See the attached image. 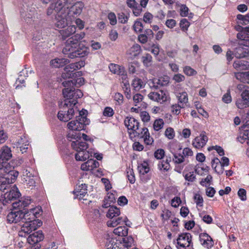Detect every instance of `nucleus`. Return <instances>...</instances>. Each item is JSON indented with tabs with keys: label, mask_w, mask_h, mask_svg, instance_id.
<instances>
[{
	"label": "nucleus",
	"mask_w": 249,
	"mask_h": 249,
	"mask_svg": "<svg viewBox=\"0 0 249 249\" xmlns=\"http://www.w3.org/2000/svg\"><path fill=\"white\" fill-rule=\"evenodd\" d=\"M44 3L52 2L47 9L48 16L55 17V26L58 28H63L68 21L71 19L69 15L68 0H41Z\"/></svg>",
	"instance_id": "1"
},
{
	"label": "nucleus",
	"mask_w": 249,
	"mask_h": 249,
	"mask_svg": "<svg viewBox=\"0 0 249 249\" xmlns=\"http://www.w3.org/2000/svg\"><path fill=\"white\" fill-rule=\"evenodd\" d=\"M63 94L65 99L64 103H62L60 106L63 108L57 114L58 118L61 121L68 122L72 118L76 111H78L75 105L77 103V99L81 98L83 94L80 90L72 91L71 90L64 89Z\"/></svg>",
	"instance_id": "2"
},
{
	"label": "nucleus",
	"mask_w": 249,
	"mask_h": 249,
	"mask_svg": "<svg viewBox=\"0 0 249 249\" xmlns=\"http://www.w3.org/2000/svg\"><path fill=\"white\" fill-rule=\"evenodd\" d=\"M85 33L81 32L70 37L66 42L62 52L70 58L84 57L88 55L89 49L83 44L79 43L85 36Z\"/></svg>",
	"instance_id": "3"
},
{
	"label": "nucleus",
	"mask_w": 249,
	"mask_h": 249,
	"mask_svg": "<svg viewBox=\"0 0 249 249\" xmlns=\"http://www.w3.org/2000/svg\"><path fill=\"white\" fill-rule=\"evenodd\" d=\"M71 146L76 153L75 154V158L77 161H85L92 157H94L98 160H101L103 158L102 155L94 153L92 151L87 149L88 148V144L85 142L79 140H76L71 143Z\"/></svg>",
	"instance_id": "4"
},
{
	"label": "nucleus",
	"mask_w": 249,
	"mask_h": 249,
	"mask_svg": "<svg viewBox=\"0 0 249 249\" xmlns=\"http://www.w3.org/2000/svg\"><path fill=\"white\" fill-rule=\"evenodd\" d=\"M89 120L88 118H83L82 120L76 118V120L71 121L69 122L67 126L68 128L71 131L69 132L67 135L68 140L71 141V143L73 141H76V140L80 139L81 141V133L79 131L84 129L85 126L89 124Z\"/></svg>",
	"instance_id": "5"
},
{
	"label": "nucleus",
	"mask_w": 249,
	"mask_h": 249,
	"mask_svg": "<svg viewBox=\"0 0 249 249\" xmlns=\"http://www.w3.org/2000/svg\"><path fill=\"white\" fill-rule=\"evenodd\" d=\"M18 175L8 163L0 164V183L10 185L13 183Z\"/></svg>",
	"instance_id": "6"
},
{
	"label": "nucleus",
	"mask_w": 249,
	"mask_h": 249,
	"mask_svg": "<svg viewBox=\"0 0 249 249\" xmlns=\"http://www.w3.org/2000/svg\"><path fill=\"white\" fill-rule=\"evenodd\" d=\"M176 143H172L170 145V150L173 155V160L174 163H182L188 162V158L193 156L194 153L192 149L189 147H185L181 151V148H178L176 151L173 147L177 146Z\"/></svg>",
	"instance_id": "7"
},
{
	"label": "nucleus",
	"mask_w": 249,
	"mask_h": 249,
	"mask_svg": "<svg viewBox=\"0 0 249 249\" xmlns=\"http://www.w3.org/2000/svg\"><path fill=\"white\" fill-rule=\"evenodd\" d=\"M85 65V61L81 60L79 62L74 63H71L65 67L64 72L62 74L63 78H72L75 75L80 76L82 75V72L80 71H76L77 70L83 67Z\"/></svg>",
	"instance_id": "8"
},
{
	"label": "nucleus",
	"mask_w": 249,
	"mask_h": 249,
	"mask_svg": "<svg viewBox=\"0 0 249 249\" xmlns=\"http://www.w3.org/2000/svg\"><path fill=\"white\" fill-rule=\"evenodd\" d=\"M124 124L127 128L130 138L133 139L139 135L140 131H138L139 126V122L133 117H127L124 121Z\"/></svg>",
	"instance_id": "9"
},
{
	"label": "nucleus",
	"mask_w": 249,
	"mask_h": 249,
	"mask_svg": "<svg viewBox=\"0 0 249 249\" xmlns=\"http://www.w3.org/2000/svg\"><path fill=\"white\" fill-rule=\"evenodd\" d=\"M41 211L39 207L31 209L28 211H22V222L40 224L37 217L41 214Z\"/></svg>",
	"instance_id": "10"
},
{
	"label": "nucleus",
	"mask_w": 249,
	"mask_h": 249,
	"mask_svg": "<svg viewBox=\"0 0 249 249\" xmlns=\"http://www.w3.org/2000/svg\"><path fill=\"white\" fill-rule=\"evenodd\" d=\"M81 76L72 77V79L65 80L62 82V85L65 88L64 89H68V90H71L72 91L79 90L78 89H75L74 87L77 88L83 85L84 83V79L81 77Z\"/></svg>",
	"instance_id": "11"
},
{
	"label": "nucleus",
	"mask_w": 249,
	"mask_h": 249,
	"mask_svg": "<svg viewBox=\"0 0 249 249\" xmlns=\"http://www.w3.org/2000/svg\"><path fill=\"white\" fill-rule=\"evenodd\" d=\"M192 244L191 234L189 233H183L178 235L176 246L178 249H186Z\"/></svg>",
	"instance_id": "12"
},
{
	"label": "nucleus",
	"mask_w": 249,
	"mask_h": 249,
	"mask_svg": "<svg viewBox=\"0 0 249 249\" xmlns=\"http://www.w3.org/2000/svg\"><path fill=\"white\" fill-rule=\"evenodd\" d=\"M24 223L21 227V231L18 232V235L20 237H26V235L37 229L40 224L35 223H30L22 222Z\"/></svg>",
	"instance_id": "13"
},
{
	"label": "nucleus",
	"mask_w": 249,
	"mask_h": 249,
	"mask_svg": "<svg viewBox=\"0 0 249 249\" xmlns=\"http://www.w3.org/2000/svg\"><path fill=\"white\" fill-rule=\"evenodd\" d=\"M7 214V221L10 223L22 222V211L18 208H14Z\"/></svg>",
	"instance_id": "14"
},
{
	"label": "nucleus",
	"mask_w": 249,
	"mask_h": 249,
	"mask_svg": "<svg viewBox=\"0 0 249 249\" xmlns=\"http://www.w3.org/2000/svg\"><path fill=\"white\" fill-rule=\"evenodd\" d=\"M13 147H16L20 152L23 154L26 152L29 145L27 137L22 135L13 143Z\"/></svg>",
	"instance_id": "15"
},
{
	"label": "nucleus",
	"mask_w": 249,
	"mask_h": 249,
	"mask_svg": "<svg viewBox=\"0 0 249 249\" xmlns=\"http://www.w3.org/2000/svg\"><path fill=\"white\" fill-rule=\"evenodd\" d=\"M229 164V160L228 158L223 157L219 160L217 158L213 159L212 161V167L215 169L216 172L219 174L223 172V167L228 166Z\"/></svg>",
	"instance_id": "16"
},
{
	"label": "nucleus",
	"mask_w": 249,
	"mask_h": 249,
	"mask_svg": "<svg viewBox=\"0 0 249 249\" xmlns=\"http://www.w3.org/2000/svg\"><path fill=\"white\" fill-rule=\"evenodd\" d=\"M148 97L150 100L160 104L164 103L168 99L167 93L162 90L151 92L148 94Z\"/></svg>",
	"instance_id": "17"
},
{
	"label": "nucleus",
	"mask_w": 249,
	"mask_h": 249,
	"mask_svg": "<svg viewBox=\"0 0 249 249\" xmlns=\"http://www.w3.org/2000/svg\"><path fill=\"white\" fill-rule=\"evenodd\" d=\"M68 4H69V2H68L67 5H68V8H69V6ZM84 7V3L81 1H78V2H76L71 7V10L69 9V8H68V9L69 10V13H70L69 15L71 16V20H70V21H68L67 24L63 28H64L66 26L68 25L74 19V17H73V15H72L71 13H72V14H73L74 15H79L81 13Z\"/></svg>",
	"instance_id": "18"
},
{
	"label": "nucleus",
	"mask_w": 249,
	"mask_h": 249,
	"mask_svg": "<svg viewBox=\"0 0 249 249\" xmlns=\"http://www.w3.org/2000/svg\"><path fill=\"white\" fill-rule=\"evenodd\" d=\"M208 138L205 134V132H202L199 136L196 137L192 142L193 146L196 148L199 149L204 147L207 142Z\"/></svg>",
	"instance_id": "19"
},
{
	"label": "nucleus",
	"mask_w": 249,
	"mask_h": 249,
	"mask_svg": "<svg viewBox=\"0 0 249 249\" xmlns=\"http://www.w3.org/2000/svg\"><path fill=\"white\" fill-rule=\"evenodd\" d=\"M199 240L201 244L208 249H211L214 244L212 237L206 233H201L199 234Z\"/></svg>",
	"instance_id": "20"
},
{
	"label": "nucleus",
	"mask_w": 249,
	"mask_h": 249,
	"mask_svg": "<svg viewBox=\"0 0 249 249\" xmlns=\"http://www.w3.org/2000/svg\"><path fill=\"white\" fill-rule=\"evenodd\" d=\"M44 235L42 231H38L30 234L26 239V241L30 245H34L42 241Z\"/></svg>",
	"instance_id": "21"
},
{
	"label": "nucleus",
	"mask_w": 249,
	"mask_h": 249,
	"mask_svg": "<svg viewBox=\"0 0 249 249\" xmlns=\"http://www.w3.org/2000/svg\"><path fill=\"white\" fill-rule=\"evenodd\" d=\"M136 137L142 138L144 143L147 145H151L154 142L153 138L150 136L148 129L146 127L142 128L139 134Z\"/></svg>",
	"instance_id": "22"
},
{
	"label": "nucleus",
	"mask_w": 249,
	"mask_h": 249,
	"mask_svg": "<svg viewBox=\"0 0 249 249\" xmlns=\"http://www.w3.org/2000/svg\"><path fill=\"white\" fill-rule=\"evenodd\" d=\"M169 83V78L168 76L161 77L159 78H154L149 83L151 87L155 88H158L160 86H167Z\"/></svg>",
	"instance_id": "23"
},
{
	"label": "nucleus",
	"mask_w": 249,
	"mask_h": 249,
	"mask_svg": "<svg viewBox=\"0 0 249 249\" xmlns=\"http://www.w3.org/2000/svg\"><path fill=\"white\" fill-rule=\"evenodd\" d=\"M20 193L17 187L14 185L9 192H6L4 195V197L7 201L16 199L19 197Z\"/></svg>",
	"instance_id": "24"
},
{
	"label": "nucleus",
	"mask_w": 249,
	"mask_h": 249,
	"mask_svg": "<svg viewBox=\"0 0 249 249\" xmlns=\"http://www.w3.org/2000/svg\"><path fill=\"white\" fill-rule=\"evenodd\" d=\"M12 157V154L10 148L7 146H3L0 149V161H2V163H6L4 161L9 160Z\"/></svg>",
	"instance_id": "25"
},
{
	"label": "nucleus",
	"mask_w": 249,
	"mask_h": 249,
	"mask_svg": "<svg viewBox=\"0 0 249 249\" xmlns=\"http://www.w3.org/2000/svg\"><path fill=\"white\" fill-rule=\"evenodd\" d=\"M110 71L114 73L119 75L126 76V72L124 68L122 66L111 63L109 65Z\"/></svg>",
	"instance_id": "26"
},
{
	"label": "nucleus",
	"mask_w": 249,
	"mask_h": 249,
	"mask_svg": "<svg viewBox=\"0 0 249 249\" xmlns=\"http://www.w3.org/2000/svg\"><path fill=\"white\" fill-rule=\"evenodd\" d=\"M31 202V200L30 197H26L21 198L18 201L13 202L12 204L13 208H18L20 210L21 208H24L28 206Z\"/></svg>",
	"instance_id": "27"
},
{
	"label": "nucleus",
	"mask_w": 249,
	"mask_h": 249,
	"mask_svg": "<svg viewBox=\"0 0 249 249\" xmlns=\"http://www.w3.org/2000/svg\"><path fill=\"white\" fill-rule=\"evenodd\" d=\"M75 25L68 26L66 28L60 30L59 33L62 36L63 40H65L67 37L70 36L76 32Z\"/></svg>",
	"instance_id": "28"
},
{
	"label": "nucleus",
	"mask_w": 249,
	"mask_h": 249,
	"mask_svg": "<svg viewBox=\"0 0 249 249\" xmlns=\"http://www.w3.org/2000/svg\"><path fill=\"white\" fill-rule=\"evenodd\" d=\"M234 56L236 58H249V48L242 46L237 47L234 51Z\"/></svg>",
	"instance_id": "29"
},
{
	"label": "nucleus",
	"mask_w": 249,
	"mask_h": 249,
	"mask_svg": "<svg viewBox=\"0 0 249 249\" xmlns=\"http://www.w3.org/2000/svg\"><path fill=\"white\" fill-rule=\"evenodd\" d=\"M127 219L126 216L124 217H116L114 219H110L107 223V226L110 227H115L119 224H123L125 220Z\"/></svg>",
	"instance_id": "30"
},
{
	"label": "nucleus",
	"mask_w": 249,
	"mask_h": 249,
	"mask_svg": "<svg viewBox=\"0 0 249 249\" xmlns=\"http://www.w3.org/2000/svg\"><path fill=\"white\" fill-rule=\"evenodd\" d=\"M27 11H25V10H22L20 12L21 16L24 18V19L28 22L30 21V19H32L33 18H35V8L30 9L29 12H28V9L26 8Z\"/></svg>",
	"instance_id": "31"
},
{
	"label": "nucleus",
	"mask_w": 249,
	"mask_h": 249,
	"mask_svg": "<svg viewBox=\"0 0 249 249\" xmlns=\"http://www.w3.org/2000/svg\"><path fill=\"white\" fill-rule=\"evenodd\" d=\"M120 214V211L119 208L115 206H111L109 208L106 216L110 219H114L116 217Z\"/></svg>",
	"instance_id": "32"
},
{
	"label": "nucleus",
	"mask_w": 249,
	"mask_h": 249,
	"mask_svg": "<svg viewBox=\"0 0 249 249\" xmlns=\"http://www.w3.org/2000/svg\"><path fill=\"white\" fill-rule=\"evenodd\" d=\"M51 65L55 68H60L69 63V61L66 58H55L52 60Z\"/></svg>",
	"instance_id": "33"
},
{
	"label": "nucleus",
	"mask_w": 249,
	"mask_h": 249,
	"mask_svg": "<svg viewBox=\"0 0 249 249\" xmlns=\"http://www.w3.org/2000/svg\"><path fill=\"white\" fill-rule=\"evenodd\" d=\"M122 244L121 242L119 243H117V240L113 238H109L107 239L106 246L107 249H119L118 245Z\"/></svg>",
	"instance_id": "34"
},
{
	"label": "nucleus",
	"mask_w": 249,
	"mask_h": 249,
	"mask_svg": "<svg viewBox=\"0 0 249 249\" xmlns=\"http://www.w3.org/2000/svg\"><path fill=\"white\" fill-rule=\"evenodd\" d=\"M141 52V46L138 44H135L131 47L128 51V53L130 55L131 58L138 56Z\"/></svg>",
	"instance_id": "35"
},
{
	"label": "nucleus",
	"mask_w": 249,
	"mask_h": 249,
	"mask_svg": "<svg viewBox=\"0 0 249 249\" xmlns=\"http://www.w3.org/2000/svg\"><path fill=\"white\" fill-rule=\"evenodd\" d=\"M235 76L237 79L242 82L249 83V71L246 72H239L235 73Z\"/></svg>",
	"instance_id": "36"
},
{
	"label": "nucleus",
	"mask_w": 249,
	"mask_h": 249,
	"mask_svg": "<svg viewBox=\"0 0 249 249\" xmlns=\"http://www.w3.org/2000/svg\"><path fill=\"white\" fill-rule=\"evenodd\" d=\"M144 83L140 78H135L132 81V86L136 91L144 88Z\"/></svg>",
	"instance_id": "37"
},
{
	"label": "nucleus",
	"mask_w": 249,
	"mask_h": 249,
	"mask_svg": "<svg viewBox=\"0 0 249 249\" xmlns=\"http://www.w3.org/2000/svg\"><path fill=\"white\" fill-rule=\"evenodd\" d=\"M138 170L141 176L144 175L148 173L150 170L148 163L145 161H143L142 163L139 164L138 166Z\"/></svg>",
	"instance_id": "38"
},
{
	"label": "nucleus",
	"mask_w": 249,
	"mask_h": 249,
	"mask_svg": "<svg viewBox=\"0 0 249 249\" xmlns=\"http://www.w3.org/2000/svg\"><path fill=\"white\" fill-rule=\"evenodd\" d=\"M113 233L119 236H126L128 234V229L124 226H120L114 230Z\"/></svg>",
	"instance_id": "39"
},
{
	"label": "nucleus",
	"mask_w": 249,
	"mask_h": 249,
	"mask_svg": "<svg viewBox=\"0 0 249 249\" xmlns=\"http://www.w3.org/2000/svg\"><path fill=\"white\" fill-rule=\"evenodd\" d=\"M249 66V62L241 60H237L233 63V66L236 69L243 70Z\"/></svg>",
	"instance_id": "40"
},
{
	"label": "nucleus",
	"mask_w": 249,
	"mask_h": 249,
	"mask_svg": "<svg viewBox=\"0 0 249 249\" xmlns=\"http://www.w3.org/2000/svg\"><path fill=\"white\" fill-rule=\"evenodd\" d=\"M179 104L184 107L186 106V104L188 101V94L186 92L179 93L177 96Z\"/></svg>",
	"instance_id": "41"
},
{
	"label": "nucleus",
	"mask_w": 249,
	"mask_h": 249,
	"mask_svg": "<svg viewBox=\"0 0 249 249\" xmlns=\"http://www.w3.org/2000/svg\"><path fill=\"white\" fill-rule=\"evenodd\" d=\"M124 237L123 238V246L127 249L130 248L134 244L133 238L131 236Z\"/></svg>",
	"instance_id": "42"
},
{
	"label": "nucleus",
	"mask_w": 249,
	"mask_h": 249,
	"mask_svg": "<svg viewBox=\"0 0 249 249\" xmlns=\"http://www.w3.org/2000/svg\"><path fill=\"white\" fill-rule=\"evenodd\" d=\"M37 179V177L36 176H31L30 178H25V181L27 185L29 188L36 186V181Z\"/></svg>",
	"instance_id": "43"
},
{
	"label": "nucleus",
	"mask_w": 249,
	"mask_h": 249,
	"mask_svg": "<svg viewBox=\"0 0 249 249\" xmlns=\"http://www.w3.org/2000/svg\"><path fill=\"white\" fill-rule=\"evenodd\" d=\"M236 106L238 108L244 109L249 106V103L242 98H239L236 102Z\"/></svg>",
	"instance_id": "44"
},
{
	"label": "nucleus",
	"mask_w": 249,
	"mask_h": 249,
	"mask_svg": "<svg viewBox=\"0 0 249 249\" xmlns=\"http://www.w3.org/2000/svg\"><path fill=\"white\" fill-rule=\"evenodd\" d=\"M164 121L162 119H156L153 124V128L155 131H159L163 127Z\"/></svg>",
	"instance_id": "45"
},
{
	"label": "nucleus",
	"mask_w": 249,
	"mask_h": 249,
	"mask_svg": "<svg viewBox=\"0 0 249 249\" xmlns=\"http://www.w3.org/2000/svg\"><path fill=\"white\" fill-rule=\"evenodd\" d=\"M237 19L240 20V24H248L249 23V14L246 15L238 14L237 15Z\"/></svg>",
	"instance_id": "46"
},
{
	"label": "nucleus",
	"mask_w": 249,
	"mask_h": 249,
	"mask_svg": "<svg viewBox=\"0 0 249 249\" xmlns=\"http://www.w3.org/2000/svg\"><path fill=\"white\" fill-rule=\"evenodd\" d=\"M73 193L76 196L77 198L81 199L87 194V191L84 189V191L80 190V188L77 187L73 191Z\"/></svg>",
	"instance_id": "47"
},
{
	"label": "nucleus",
	"mask_w": 249,
	"mask_h": 249,
	"mask_svg": "<svg viewBox=\"0 0 249 249\" xmlns=\"http://www.w3.org/2000/svg\"><path fill=\"white\" fill-rule=\"evenodd\" d=\"M152 57L150 54L146 53L142 57V60L143 65L146 67H149L151 64Z\"/></svg>",
	"instance_id": "48"
},
{
	"label": "nucleus",
	"mask_w": 249,
	"mask_h": 249,
	"mask_svg": "<svg viewBox=\"0 0 249 249\" xmlns=\"http://www.w3.org/2000/svg\"><path fill=\"white\" fill-rule=\"evenodd\" d=\"M133 28L136 33H140L142 31L143 26L140 19H138L135 21Z\"/></svg>",
	"instance_id": "49"
},
{
	"label": "nucleus",
	"mask_w": 249,
	"mask_h": 249,
	"mask_svg": "<svg viewBox=\"0 0 249 249\" xmlns=\"http://www.w3.org/2000/svg\"><path fill=\"white\" fill-rule=\"evenodd\" d=\"M126 175L129 182L131 184L134 183L135 182V177L132 169L130 168L126 170Z\"/></svg>",
	"instance_id": "50"
},
{
	"label": "nucleus",
	"mask_w": 249,
	"mask_h": 249,
	"mask_svg": "<svg viewBox=\"0 0 249 249\" xmlns=\"http://www.w3.org/2000/svg\"><path fill=\"white\" fill-rule=\"evenodd\" d=\"M237 37L242 40L249 41V34L246 31L242 30L237 34Z\"/></svg>",
	"instance_id": "51"
},
{
	"label": "nucleus",
	"mask_w": 249,
	"mask_h": 249,
	"mask_svg": "<svg viewBox=\"0 0 249 249\" xmlns=\"http://www.w3.org/2000/svg\"><path fill=\"white\" fill-rule=\"evenodd\" d=\"M183 72L187 76H191L196 74V71L190 66H185L183 68Z\"/></svg>",
	"instance_id": "52"
},
{
	"label": "nucleus",
	"mask_w": 249,
	"mask_h": 249,
	"mask_svg": "<svg viewBox=\"0 0 249 249\" xmlns=\"http://www.w3.org/2000/svg\"><path fill=\"white\" fill-rule=\"evenodd\" d=\"M185 179L189 182H193L196 179V175L194 172H190L184 174Z\"/></svg>",
	"instance_id": "53"
},
{
	"label": "nucleus",
	"mask_w": 249,
	"mask_h": 249,
	"mask_svg": "<svg viewBox=\"0 0 249 249\" xmlns=\"http://www.w3.org/2000/svg\"><path fill=\"white\" fill-rule=\"evenodd\" d=\"M170 168V164L167 161L162 160L160 161L158 164V168L160 170H163L164 171H168Z\"/></svg>",
	"instance_id": "54"
},
{
	"label": "nucleus",
	"mask_w": 249,
	"mask_h": 249,
	"mask_svg": "<svg viewBox=\"0 0 249 249\" xmlns=\"http://www.w3.org/2000/svg\"><path fill=\"white\" fill-rule=\"evenodd\" d=\"M184 107V106L180 104H175L172 106L171 109L174 114L178 115L180 112V109Z\"/></svg>",
	"instance_id": "55"
},
{
	"label": "nucleus",
	"mask_w": 249,
	"mask_h": 249,
	"mask_svg": "<svg viewBox=\"0 0 249 249\" xmlns=\"http://www.w3.org/2000/svg\"><path fill=\"white\" fill-rule=\"evenodd\" d=\"M87 164H88V166H89L90 170H92L99 166V163L98 161L92 159L89 160L87 161Z\"/></svg>",
	"instance_id": "56"
},
{
	"label": "nucleus",
	"mask_w": 249,
	"mask_h": 249,
	"mask_svg": "<svg viewBox=\"0 0 249 249\" xmlns=\"http://www.w3.org/2000/svg\"><path fill=\"white\" fill-rule=\"evenodd\" d=\"M194 199L197 206H202L203 203V199L200 195L198 194H196L194 196Z\"/></svg>",
	"instance_id": "57"
},
{
	"label": "nucleus",
	"mask_w": 249,
	"mask_h": 249,
	"mask_svg": "<svg viewBox=\"0 0 249 249\" xmlns=\"http://www.w3.org/2000/svg\"><path fill=\"white\" fill-rule=\"evenodd\" d=\"M165 135L169 139H173L175 135L174 129L171 127H168L165 130Z\"/></svg>",
	"instance_id": "58"
},
{
	"label": "nucleus",
	"mask_w": 249,
	"mask_h": 249,
	"mask_svg": "<svg viewBox=\"0 0 249 249\" xmlns=\"http://www.w3.org/2000/svg\"><path fill=\"white\" fill-rule=\"evenodd\" d=\"M190 26V23L186 18H183L180 22V27L182 30L186 31Z\"/></svg>",
	"instance_id": "59"
},
{
	"label": "nucleus",
	"mask_w": 249,
	"mask_h": 249,
	"mask_svg": "<svg viewBox=\"0 0 249 249\" xmlns=\"http://www.w3.org/2000/svg\"><path fill=\"white\" fill-rule=\"evenodd\" d=\"M114 99L118 105H120L123 103L124 97L121 93L117 92L115 94Z\"/></svg>",
	"instance_id": "60"
},
{
	"label": "nucleus",
	"mask_w": 249,
	"mask_h": 249,
	"mask_svg": "<svg viewBox=\"0 0 249 249\" xmlns=\"http://www.w3.org/2000/svg\"><path fill=\"white\" fill-rule=\"evenodd\" d=\"M222 101L226 104H229L231 102V97L230 90H228L227 92L223 96Z\"/></svg>",
	"instance_id": "61"
},
{
	"label": "nucleus",
	"mask_w": 249,
	"mask_h": 249,
	"mask_svg": "<svg viewBox=\"0 0 249 249\" xmlns=\"http://www.w3.org/2000/svg\"><path fill=\"white\" fill-rule=\"evenodd\" d=\"M114 113L113 109L108 107H105L103 112V115L106 117H112Z\"/></svg>",
	"instance_id": "62"
},
{
	"label": "nucleus",
	"mask_w": 249,
	"mask_h": 249,
	"mask_svg": "<svg viewBox=\"0 0 249 249\" xmlns=\"http://www.w3.org/2000/svg\"><path fill=\"white\" fill-rule=\"evenodd\" d=\"M140 117L142 120L143 122H148L150 121V115L149 113L146 111H142L140 113Z\"/></svg>",
	"instance_id": "63"
},
{
	"label": "nucleus",
	"mask_w": 249,
	"mask_h": 249,
	"mask_svg": "<svg viewBox=\"0 0 249 249\" xmlns=\"http://www.w3.org/2000/svg\"><path fill=\"white\" fill-rule=\"evenodd\" d=\"M164 151L162 149H159L156 150L154 153L155 157L158 160H160L164 156Z\"/></svg>",
	"instance_id": "64"
}]
</instances>
